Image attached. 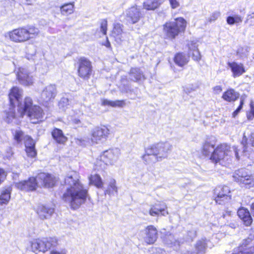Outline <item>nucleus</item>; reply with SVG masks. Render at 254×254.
<instances>
[{
  "label": "nucleus",
  "mask_w": 254,
  "mask_h": 254,
  "mask_svg": "<svg viewBox=\"0 0 254 254\" xmlns=\"http://www.w3.org/2000/svg\"><path fill=\"white\" fill-rule=\"evenodd\" d=\"M25 148L35 147L34 140L29 136L26 135L24 137Z\"/></svg>",
  "instance_id": "45"
},
{
  "label": "nucleus",
  "mask_w": 254,
  "mask_h": 254,
  "mask_svg": "<svg viewBox=\"0 0 254 254\" xmlns=\"http://www.w3.org/2000/svg\"><path fill=\"white\" fill-rule=\"evenodd\" d=\"M103 45L106 46L107 48H110L111 47V44L108 40V38L106 37V41L102 44Z\"/></svg>",
  "instance_id": "58"
},
{
  "label": "nucleus",
  "mask_w": 254,
  "mask_h": 254,
  "mask_svg": "<svg viewBox=\"0 0 254 254\" xmlns=\"http://www.w3.org/2000/svg\"><path fill=\"white\" fill-rule=\"evenodd\" d=\"M172 8H177L180 6L179 0H169Z\"/></svg>",
  "instance_id": "53"
},
{
  "label": "nucleus",
  "mask_w": 254,
  "mask_h": 254,
  "mask_svg": "<svg viewBox=\"0 0 254 254\" xmlns=\"http://www.w3.org/2000/svg\"><path fill=\"white\" fill-rule=\"evenodd\" d=\"M186 27V20L182 17H179L174 21L167 22L164 26V32L167 38L173 39L180 32L184 31Z\"/></svg>",
  "instance_id": "5"
},
{
  "label": "nucleus",
  "mask_w": 254,
  "mask_h": 254,
  "mask_svg": "<svg viewBox=\"0 0 254 254\" xmlns=\"http://www.w3.org/2000/svg\"><path fill=\"white\" fill-rule=\"evenodd\" d=\"M188 54L190 55L194 61H199L201 59V55L197 48L198 45L196 42L190 41L188 43Z\"/></svg>",
  "instance_id": "22"
},
{
  "label": "nucleus",
  "mask_w": 254,
  "mask_h": 254,
  "mask_svg": "<svg viewBox=\"0 0 254 254\" xmlns=\"http://www.w3.org/2000/svg\"><path fill=\"white\" fill-rule=\"evenodd\" d=\"M251 241V240L250 239L245 240V242L239 248L238 253H235L234 254H253L254 253V247L248 246V244Z\"/></svg>",
  "instance_id": "32"
},
{
  "label": "nucleus",
  "mask_w": 254,
  "mask_h": 254,
  "mask_svg": "<svg viewBox=\"0 0 254 254\" xmlns=\"http://www.w3.org/2000/svg\"><path fill=\"white\" fill-rule=\"evenodd\" d=\"M208 241L206 239H202L197 242L195 248L196 254L204 253L207 246Z\"/></svg>",
  "instance_id": "38"
},
{
  "label": "nucleus",
  "mask_w": 254,
  "mask_h": 254,
  "mask_svg": "<svg viewBox=\"0 0 254 254\" xmlns=\"http://www.w3.org/2000/svg\"><path fill=\"white\" fill-rule=\"evenodd\" d=\"M16 77L19 83L24 86H30L33 83V76L26 68H19L17 72Z\"/></svg>",
  "instance_id": "14"
},
{
  "label": "nucleus",
  "mask_w": 254,
  "mask_h": 254,
  "mask_svg": "<svg viewBox=\"0 0 254 254\" xmlns=\"http://www.w3.org/2000/svg\"><path fill=\"white\" fill-rule=\"evenodd\" d=\"M213 90L216 94H219L222 91V89L221 86L217 85L213 88Z\"/></svg>",
  "instance_id": "57"
},
{
  "label": "nucleus",
  "mask_w": 254,
  "mask_h": 254,
  "mask_svg": "<svg viewBox=\"0 0 254 254\" xmlns=\"http://www.w3.org/2000/svg\"><path fill=\"white\" fill-rule=\"evenodd\" d=\"M220 13L219 11H215L213 13H212L211 15L210 18H209V21H215L220 16Z\"/></svg>",
  "instance_id": "52"
},
{
  "label": "nucleus",
  "mask_w": 254,
  "mask_h": 254,
  "mask_svg": "<svg viewBox=\"0 0 254 254\" xmlns=\"http://www.w3.org/2000/svg\"><path fill=\"white\" fill-rule=\"evenodd\" d=\"M188 235L189 237H190L189 239L192 240V239L195 238V237L196 236V231L194 230L189 231Z\"/></svg>",
  "instance_id": "56"
},
{
  "label": "nucleus",
  "mask_w": 254,
  "mask_h": 254,
  "mask_svg": "<svg viewBox=\"0 0 254 254\" xmlns=\"http://www.w3.org/2000/svg\"><path fill=\"white\" fill-rule=\"evenodd\" d=\"M92 71L91 63L85 58H81L78 60V73L80 77L84 80H88Z\"/></svg>",
  "instance_id": "10"
},
{
  "label": "nucleus",
  "mask_w": 254,
  "mask_h": 254,
  "mask_svg": "<svg viewBox=\"0 0 254 254\" xmlns=\"http://www.w3.org/2000/svg\"><path fill=\"white\" fill-rule=\"evenodd\" d=\"M239 97V94L236 92L233 89H229L225 92L223 95L222 98L228 102H232L235 101Z\"/></svg>",
  "instance_id": "35"
},
{
  "label": "nucleus",
  "mask_w": 254,
  "mask_h": 254,
  "mask_svg": "<svg viewBox=\"0 0 254 254\" xmlns=\"http://www.w3.org/2000/svg\"><path fill=\"white\" fill-rule=\"evenodd\" d=\"M27 155L31 157H34L36 155L35 147H28L25 149Z\"/></svg>",
  "instance_id": "48"
},
{
  "label": "nucleus",
  "mask_w": 254,
  "mask_h": 254,
  "mask_svg": "<svg viewBox=\"0 0 254 254\" xmlns=\"http://www.w3.org/2000/svg\"><path fill=\"white\" fill-rule=\"evenodd\" d=\"M237 213L239 218L243 221L246 226H248L252 224V218L247 209L244 207L240 208L238 209Z\"/></svg>",
  "instance_id": "24"
},
{
  "label": "nucleus",
  "mask_w": 254,
  "mask_h": 254,
  "mask_svg": "<svg viewBox=\"0 0 254 254\" xmlns=\"http://www.w3.org/2000/svg\"><path fill=\"white\" fill-rule=\"evenodd\" d=\"M110 134L109 129L105 127H96L91 132L90 140L93 144H98L105 141Z\"/></svg>",
  "instance_id": "9"
},
{
  "label": "nucleus",
  "mask_w": 254,
  "mask_h": 254,
  "mask_svg": "<svg viewBox=\"0 0 254 254\" xmlns=\"http://www.w3.org/2000/svg\"><path fill=\"white\" fill-rule=\"evenodd\" d=\"M145 236L144 240L147 244L151 245L154 244L158 238L157 229L153 225L148 226L144 229Z\"/></svg>",
  "instance_id": "18"
},
{
  "label": "nucleus",
  "mask_w": 254,
  "mask_h": 254,
  "mask_svg": "<svg viewBox=\"0 0 254 254\" xmlns=\"http://www.w3.org/2000/svg\"><path fill=\"white\" fill-rule=\"evenodd\" d=\"M142 158L145 163L147 164L160 161V159H158L156 155H155L149 146L145 149V154L142 156Z\"/></svg>",
  "instance_id": "23"
},
{
  "label": "nucleus",
  "mask_w": 254,
  "mask_h": 254,
  "mask_svg": "<svg viewBox=\"0 0 254 254\" xmlns=\"http://www.w3.org/2000/svg\"><path fill=\"white\" fill-rule=\"evenodd\" d=\"M249 50L248 48L240 47L237 51V56L240 59H244L248 56Z\"/></svg>",
  "instance_id": "44"
},
{
  "label": "nucleus",
  "mask_w": 254,
  "mask_h": 254,
  "mask_svg": "<svg viewBox=\"0 0 254 254\" xmlns=\"http://www.w3.org/2000/svg\"><path fill=\"white\" fill-rule=\"evenodd\" d=\"M54 212V208L42 205L38 206L37 209V213L42 219L50 218Z\"/></svg>",
  "instance_id": "25"
},
{
  "label": "nucleus",
  "mask_w": 254,
  "mask_h": 254,
  "mask_svg": "<svg viewBox=\"0 0 254 254\" xmlns=\"http://www.w3.org/2000/svg\"><path fill=\"white\" fill-rule=\"evenodd\" d=\"M75 140L76 143L80 145H85L89 141V139L86 137L77 138Z\"/></svg>",
  "instance_id": "49"
},
{
  "label": "nucleus",
  "mask_w": 254,
  "mask_h": 254,
  "mask_svg": "<svg viewBox=\"0 0 254 254\" xmlns=\"http://www.w3.org/2000/svg\"><path fill=\"white\" fill-rule=\"evenodd\" d=\"M242 144L243 145L244 152L248 151L249 146H254V132L251 133L247 137L246 132L244 133Z\"/></svg>",
  "instance_id": "31"
},
{
  "label": "nucleus",
  "mask_w": 254,
  "mask_h": 254,
  "mask_svg": "<svg viewBox=\"0 0 254 254\" xmlns=\"http://www.w3.org/2000/svg\"><path fill=\"white\" fill-rule=\"evenodd\" d=\"M11 189L9 188L1 191L0 195V209H2V206L7 204L10 198Z\"/></svg>",
  "instance_id": "36"
},
{
  "label": "nucleus",
  "mask_w": 254,
  "mask_h": 254,
  "mask_svg": "<svg viewBox=\"0 0 254 254\" xmlns=\"http://www.w3.org/2000/svg\"><path fill=\"white\" fill-rule=\"evenodd\" d=\"M233 177L236 182L247 188L254 187V175L250 174L246 169L236 171Z\"/></svg>",
  "instance_id": "7"
},
{
  "label": "nucleus",
  "mask_w": 254,
  "mask_h": 254,
  "mask_svg": "<svg viewBox=\"0 0 254 254\" xmlns=\"http://www.w3.org/2000/svg\"><path fill=\"white\" fill-rule=\"evenodd\" d=\"M142 16L141 10L136 5L128 8L126 12V20L131 24H135L138 22Z\"/></svg>",
  "instance_id": "15"
},
{
  "label": "nucleus",
  "mask_w": 254,
  "mask_h": 254,
  "mask_svg": "<svg viewBox=\"0 0 254 254\" xmlns=\"http://www.w3.org/2000/svg\"><path fill=\"white\" fill-rule=\"evenodd\" d=\"M18 112L20 117L26 114L33 124H36L44 120L45 114L42 108L36 105H33V101L30 97L25 98L23 102L18 105Z\"/></svg>",
  "instance_id": "2"
},
{
  "label": "nucleus",
  "mask_w": 254,
  "mask_h": 254,
  "mask_svg": "<svg viewBox=\"0 0 254 254\" xmlns=\"http://www.w3.org/2000/svg\"><path fill=\"white\" fill-rule=\"evenodd\" d=\"M38 186L37 178H30L27 181H21L15 184V186L18 189L24 191H32L36 189Z\"/></svg>",
  "instance_id": "16"
},
{
  "label": "nucleus",
  "mask_w": 254,
  "mask_h": 254,
  "mask_svg": "<svg viewBox=\"0 0 254 254\" xmlns=\"http://www.w3.org/2000/svg\"><path fill=\"white\" fill-rule=\"evenodd\" d=\"M89 181L90 184L94 185L98 188H101L103 187L102 179L98 175H91L89 177Z\"/></svg>",
  "instance_id": "41"
},
{
  "label": "nucleus",
  "mask_w": 254,
  "mask_h": 254,
  "mask_svg": "<svg viewBox=\"0 0 254 254\" xmlns=\"http://www.w3.org/2000/svg\"><path fill=\"white\" fill-rule=\"evenodd\" d=\"M36 177L38 186L45 188L53 187L57 181L54 176L45 173H39Z\"/></svg>",
  "instance_id": "13"
},
{
  "label": "nucleus",
  "mask_w": 254,
  "mask_h": 254,
  "mask_svg": "<svg viewBox=\"0 0 254 254\" xmlns=\"http://www.w3.org/2000/svg\"><path fill=\"white\" fill-rule=\"evenodd\" d=\"M243 17L240 15H234L228 16L226 19L227 23L230 25L234 24H239L242 22Z\"/></svg>",
  "instance_id": "43"
},
{
  "label": "nucleus",
  "mask_w": 254,
  "mask_h": 254,
  "mask_svg": "<svg viewBox=\"0 0 254 254\" xmlns=\"http://www.w3.org/2000/svg\"><path fill=\"white\" fill-rule=\"evenodd\" d=\"M239 112V111H238V110L236 109L233 113V117H235L238 114Z\"/></svg>",
  "instance_id": "62"
},
{
  "label": "nucleus",
  "mask_w": 254,
  "mask_h": 254,
  "mask_svg": "<svg viewBox=\"0 0 254 254\" xmlns=\"http://www.w3.org/2000/svg\"><path fill=\"white\" fill-rule=\"evenodd\" d=\"M68 105L69 100L67 98H62L59 102V106L63 108L66 107Z\"/></svg>",
  "instance_id": "51"
},
{
  "label": "nucleus",
  "mask_w": 254,
  "mask_h": 254,
  "mask_svg": "<svg viewBox=\"0 0 254 254\" xmlns=\"http://www.w3.org/2000/svg\"><path fill=\"white\" fill-rule=\"evenodd\" d=\"M235 157L239 160L238 149L236 146L231 147L226 144H221L213 150L210 157V160L214 163L221 161H228Z\"/></svg>",
  "instance_id": "4"
},
{
  "label": "nucleus",
  "mask_w": 254,
  "mask_h": 254,
  "mask_svg": "<svg viewBox=\"0 0 254 254\" xmlns=\"http://www.w3.org/2000/svg\"><path fill=\"white\" fill-rule=\"evenodd\" d=\"M245 23H249L250 26L254 25V12L248 15Z\"/></svg>",
  "instance_id": "50"
},
{
  "label": "nucleus",
  "mask_w": 254,
  "mask_h": 254,
  "mask_svg": "<svg viewBox=\"0 0 254 254\" xmlns=\"http://www.w3.org/2000/svg\"><path fill=\"white\" fill-rule=\"evenodd\" d=\"M129 74L130 79L133 81H139L145 79L143 72L139 68H131Z\"/></svg>",
  "instance_id": "30"
},
{
  "label": "nucleus",
  "mask_w": 254,
  "mask_h": 254,
  "mask_svg": "<svg viewBox=\"0 0 254 254\" xmlns=\"http://www.w3.org/2000/svg\"><path fill=\"white\" fill-rule=\"evenodd\" d=\"M101 104L103 106H109L112 107H123L126 105L124 100L111 101L106 99H102Z\"/></svg>",
  "instance_id": "37"
},
{
  "label": "nucleus",
  "mask_w": 254,
  "mask_h": 254,
  "mask_svg": "<svg viewBox=\"0 0 254 254\" xmlns=\"http://www.w3.org/2000/svg\"><path fill=\"white\" fill-rule=\"evenodd\" d=\"M172 147V145L168 142H159L149 146L155 155L160 159V161L167 157L168 152L171 150Z\"/></svg>",
  "instance_id": "11"
},
{
  "label": "nucleus",
  "mask_w": 254,
  "mask_h": 254,
  "mask_svg": "<svg viewBox=\"0 0 254 254\" xmlns=\"http://www.w3.org/2000/svg\"><path fill=\"white\" fill-rule=\"evenodd\" d=\"M39 34V30L34 26L22 27L7 32L5 37L15 43H23L35 38Z\"/></svg>",
  "instance_id": "3"
},
{
  "label": "nucleus",
  "mask_w": 254,
  "mask_h": 254,
  "mask_svg": "<svg viewBox=\"0 0 254 254\" xmlns=\"http://www.w3.org/2000/svg\"><path fill=\"white\" fill-rule=\"evenodd\" d=\"M66 253L65 249L53 250L50 252V254H66Z\"/></svg>",
  "instance_id": "54"
},
{
  "label": "nucleus",
  "mask_w": 254,
  "mask_h": 254,
  "mask_svg": "<svg viewBox=\"0 0 254 254\" xmlns=\"http://www.w3.org/2000/svg\"><path fill=\"white\" fill-rule=\"evenodd\" d=\"M251 211L253 216H254V202L251 205Z\"/></svg>",
  "instance_id": "61"
},
{
  "label": "nucleus",
  "mask_w": 254,
  "mask_h": 254,
  "mask_svg": "<svg viewBox=\"0 0 254 254\" xmlns=\"http://www.w3.org/2000/svg\"><path fill=\"white\" fill-rule=\"evenodd\" d=\"M165 242L167 245H170L171 247H174L175 249H177L180 246V242L179 241L176 240L175 239L174 236L171 234L165 238Z\"/></svg>",
  "instance_id": "42"
},
{
  "label": "nucleus",
  "mask_w": 254,
  "mask_h": 254,
  "mask_svg": "<svg viewBox=\"0 0 254 254\" xmlns=\"http://www.w3.org/2000/svg\"><path fill=\"white\" fill-rule=\"evenodd\" d=\"M164 2V0H144L143 7L147 10H154L159 8Z\"/></svg>",
  "instance_id": "27"
},
{
  "label": "nucleus",
  "mask_w": 254,
  "mask_h": 254,
  "mask_svg": "<svg viewBox=\"0 0 254 254\" xmlns=\"http://www.w3.org/2000/svg\"><path fill=\"white\" fill-rule=\"evenodd\" d=\"M74 2H70L64 4L60 7L62 14L67 15L72 13L74 11Z\"/></svg>",
  "instance_id": "39"
},
{
  "label": "nucleus",
  "mask_w": 254,
  "mask_h": 254,
  "mask_svg": "<svg viewBox=\"0 0 254 254\" xmlns=\"http://www.w3.org/2000/svg\"><path fill=\"white\" fill-rule=\"evenodd\" d=\"M57 244V240L55 238L36 239L31 242V249L35 254L44 253Z\"/></svg>",
  "instance_id": "6"
},
{
  "label": "nucleus",
  "mask_w": 254,
  "mask_h": 254,
  "mask_svg": "<svg viewBox=\"0 0 254 254\" xmlns=\"http://www.w3.org/2000/svg\"><path fill=\"white\" fill-rule=\"evenodd\" d=\"M215 143L214 137L207 138L202 145L201 151L202 154L210 159L211 155L215 149Z\"/></svg>",
  "instance_id": "19"
},
{
  "label": "nucleus",
  "mask_w": 254,
  "mask_h": 254,
  "mask_svg": "<svg viewBox=\"0 0 254 254\" xmlns=\"http://www.w3.org/2000/svg\"><path fill=\"white\" fill-rule=\"evenodd\" d=\"M214 200L219 204H224L231 199L230 190L228 186H218L214 190Z\"/></svg>",
  "instance_id": "8"
},
{
  "label": "nucleus",
  "mask_w": 254,
  "mask_h": 254,
  "mask_svg": "<svg viewBox=\"0 0 254 254\" xmlns=\"http://www.w3.org/2000/svg\"><path fill=\"white\" fill-rule=\"evenodd\" d=\"M6 176V172L3 169L0 168V184L4 180Z\"/></svg>",
  "instance_id": "55"
},
{
  "label": "nucleus",
  "mask_w": 254,
  "mask_h": 254,
  "mask_svg": "<svg viewBox=\"0 0 254 254\" xmlns=\"http://www.w3.org/2000/svg\"><path fill=\"white\" fill-rule=\"evenodd\" d=\"M118 193V188L116 185V181L114 179H111L109 183L107 189L105 191V194H108L109 195H114Z\"/></svg>",
  "instance_id": "40"
},
{
  "label": "nucleus",
  "mask_w": 254,
  "mask_h": 254,
  "mask_svg": "<svg viewBox=\"0 0 254 254\" xmlns=\"http://www.w3.org/2000/svg\"><path fill=\"white\" fill-rule=\"evenodd\" d=\"M57 93V91L55 85H49L43 90L41 94V99L46 102L51 101L55 98Z\"/></svg>",
  "instance_id": "17"
},
{
  "label": "nucleus",
  "mask_w": 254,
  "mask_h": 254,
  "mask_svg": "<svg viewBox=\"0 0 254 254\" xmlns=\"http://www.w3.org/2000/svg\"><path fill=\"white\" fill-rule=\"evenodd\" d=\"M107 30V21L106 19H102L100 23V31L103 34L106 35Z\"/></svg>",
  "instance_id": "46"
},
{
  "label": "nucleus",
  "mask_w": 254,
  "mask_h": 254,
  "mask_svg": "<svg viewBox=\"0 0 254 254\" xmlns=\"http://www.w3.org/2000/svg\"><path fill=\"white\" fill-rule=\"evenodd\" d=\"M123 25L120 23L114 24V28L112 31L111 36L115 38V41L120 43L122 41Z\"/></svg>",
  "instance_id": "29"
},
{
  "label": "nucleus",
  "mask_w": 254,
  "mask_h": 254,
  "mask_svg": "<svg viewBox=\"0 0 254 254\" xmlns=\"http://www.w3.org/2000/svg\"><path fill=\"white\" fill-rule=\"evenodd\" d=\"M227 64L230 68L232 72V76L234 78L239 77L246 72V69L242 63L233 62H228Z\"/></svg>",
  "instance_id": "20"
},
{
  "label": "nucleus",
  "mask_w": 254,
  "mask_h": 254,
  "mask_svg": "<svg viewBox=\"0 0 254 254\" xmlns=\"http://www.w3.org/2000/svg\"><path fill=\"white\" fill-rule=\"evenodd\" d=\"M23 137V132L20 130H16L14 134V139L17 142H20Z\"/></svg>",
  "instance_id": "47"
},
{
  "label": "nucleus",
  "mask_w": 254,
  "mask_h": 254,
  "mask_svg": "<svg viewBox=\"0 0 254 254\" xmlns=\"http://www.w3.org/2000/svg\"><path fill=\"white\" fill-rule=\"evenodd\" d=\"M251 113L254 117V106L253 105H251Z\"/></svg>",
  "instance_id": "60"
},
{
  "label": "nucleus",
  "mask_w": 254,
  "mask_h": 254,
  "mask_svg": "<svg viewBox=\"0 0 254 254\" xmlns=\"http://www.w3.org/2000/svg\"><path fill=\"white\" fill-rule=\"evenodd\" d=\"M53 139L60 144H63L67 140V138L63 134V131L57 128H55L52 131Z\"/></svg>",
  "instance_id": "33"
},
{
  "label": "nucleus",
  "mask_w": 254,
  "mask_h": 254,
  "mask_svg": "<svg viewBox=\"0 0 254 254\" xmlns=\"http://www.w3.org/2000/svg\"><path fill=\"white\" fill-rule=\"evenodd\" d=\"M166 209L167 206L165 204L159 206V205L156 204L151 206L149 210V214L152 216H158L161 213L162 215L166 216L168 214Z\"/></svg>",
  "instance_id": "26"
},
{
  "label": "nucleus",
  "mask_w": 254,
  "mask_h": 254,
  "mask_svg": "<svg viewBox=\"0 0 254 254\" xmlns=\"http://www.w3.org/2000/svg\"><path fill=\"white\" fill-rule=\"evenodd\" d=\"M23 91L18 87H13L9 93V99L11 105H14L16 103H19L22 97Z\"/></svg>",
  "instance_id": "21"
},
{
  "label": "nucleus",
  "mask_w": 254,
  "mask_h": 254,
  "mask_svg": "<svg viewBox=\"0 0 254 254\" xmlns=\"http://www.w3.org/2000/svg\"><path fill=\"white\" fill-rule=\"evenodd\" d=\"M174 61L177 65L183 67L189 62V57L186 56L183 53H178L175 55Z\"/></svg>",
  "instance_id": "34"
},
{
  "label": "nucleus",
  "mask_w": 254,
  "mask_h": 254,
  "mask_svg": "<svg viewBox=\"0 0 254 254\" xmlns=\"http://www.w3.org/2000/svg\"><path fill=\"white\" fill-rule=\"evenodd\" d=\"M243 104H244V100L242 99H241V101H240V105H239V106L238 107V108L237 109V110H238V111L240 112V111L241 110V109L242 108V107H243Z\"/></svg>",
  "instance_id": "59"
},
{
  "label": "nucleus",
  "mask_w": 254,
  "mask_h": 254,
  "mask_svg": "<svg viewBox=\"0 0 254 254\" xmlns=\"http://www.w3.org/2000/svg\"><path fill=\"white\" fill-rule=\"evenodd\" d=\"M66 191L63 199L69 204L73 209H77L84 203L88 197V190L79 181L78 175L75 171L70 172L64 179Z\"/></svg>",
  "instance_id": "1"
},
{
  "label": "nucleus",
  "mask_w": 254,
  "mask_h": 254,
  "mask_svg": "<svg viewBox=\"0 0 254 254\" xmlns=\"http://www.w3.org/2000/svg\"><path fill=\"white\" fill-rule=\"evenodd\" d=\"M121 154L120 150L118 148H112L103 152L101 160L106 165H114L118 161Z\"/></svg>",
  "instance_id": "12"
},
{
  "label": "nucleus",
  "mask_w": 254,
  "mask_h": 254,
  "mask_svg": "<svg viewBox=\"0 0 254 254\" xmlns=\"http://www.w3.org/2000/svg\"><path fill=\"white\" fill-rule=\"evenodd\" d=\"M4 120L7 123H14L15 124H18L20 122L17 117L15 115V110L13 105H11L8 111H6L5 112Z\"/></svg>",
  "instance_id": "28"
}]
</instances>
